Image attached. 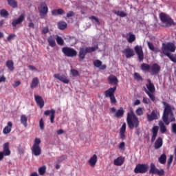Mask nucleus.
Wrapping results in <instances>:
<instances>
[{
    "label": "nucleus",
    "instance_id": "1",
    "mask_svg": "<svg viewBox=\"0 0 176 176\" xmlns=\"http://www.w3.org/2000/svg\"><path fill=\"white\" fill-rule=\"evenodd\" d=\"M162 104L164 109L162 119L165 124L168 125L170 122H175V118H174V114L173 113L174 107L166 102H162Z\"/></svg>",
    "mask_w": 176,
    "mask_h": 176
},
{
    "label": "nucleus",
    "instance_id": "2",
    "mask_svg": "<svg viewBox=\"0 0 176 176\" xmlns=\"http://www.w3.org/2000/svg\"><path fill=\"white\" fill-rule=\"evenodd\" d=\"M127 123L129 129H137L140 126V121H138V117L135 116L134 112L131 111L127 114Z\"/></svg>",
    "mask_w": 176,
    "mask_h": 176
},
{
    "label": "nucleus",
    "instance_id": "3",
    "mask_svg": "<svg viewBox=\"0 0 176 176\" xmlns=\"http://www.w3.org/2000/svg\"><path fill=\"white\" fill-rule=\"evenodd\" d=\"M98 49V46L96 45L94 47H82L80 48L79 51V57L80 60H85V57H86L87 53H93V52H96Z\"/></svg>",
    "mask_w": 176,
    "mask_h": 176
},
{
    "label": "nucleus",
    "instance_id": "4",
    "mask_svg": "<svg viewBox=\"0 0 176 176\" xmlns=\"http://www.w3.org/2000/svg\"><path fill=\"white\" fill-rule=\"evenodd\" d=\"M175 50H176L175 45H174V43H173L162 44V51L163 52L164 54H167V53H170L168 52H171L172 53H174V52H175Z\"/></svg>",
    "mask_w": 176,
    "mask_h": 176
},
{
    "label": "nucleus",
    "instance_id": "5",
    "mask_svg": "<svg viewBox=\"0 0 176 176\" xmlns=\"http://www.w3.org/2000/svg\"><path fill=\"white\" fill-rule=\"evenodd\" d=\"M54 78L65 85H68L70 82L69 77L67 74H54Z\"/></svg>",
    "mask_w": 176,
    "mask_h": 176
},
{
    "label": "nucleus",
    "instance_id": "6",
    "mask_svg": "<svg viewBox=\"0 0 176 176\" xmlns=\"http://www.w3.org/2000/svg\"><path fill=\"white\" fill-rule=\"evenodd\" d=\"M160 19L161 21L165 24V27H170V25H172V24L174 23V21L171 20V18L170 16L164 13H161L160 14Z\"/></svg>",
    "mask_w": 176,
    "mask_h": 176
},
{
    "label": "nucleus",
    "instance_id": "7",
    "mask_svg": "<svg viewBox=\"0 0 176 176\" xmlns=\"http://www.w3.org/2000/svg\"><path fill=\"white\" fill-rule=\"evenodd\" d=\"M146 87L148 89H144L145 93L147 94L152 101H155V95H153V93H155V85L153 84H148L146 85Z\"/></svg>",
    "mask_w": 176,
    "mask_h": 176
},
{
    "label": "nucleus",
    "instance_id": "8",
    "mask_svg": "<svg viewBox=\"0 0 176 176\" xmlns=\"http://www.w3.org/2000/svg\"><path fill=\"white\" fill-rule=\"evenodd\" d=\"M62 52L67 57H75L78 52L76 50H74V48L64 47L62 49Z\"/></svg>",
    "mask_w": 176,
    "mask_h": 176
},
{
    "label": "nucleus",
    "instance_id": "9",
    "mask_svg": "<svg viewBox=\"0 0 176 176\" xmlns=\"http://www.w3.org/2000/svg\"><path fill=\"white\" fill-rule=\"evenodd\" d=\"M148 165L139 164L135 166L134 171L135 174H145L148 171Z\"/></svg>",
    "mask_w": 176,
    "mask_h": 176
},
{
    "label": "nucleus",
    "instance_id": "10",
    "mask_svg": "<svg viewBox=\"0 0 176 176\" xmlns=\"http://www.w3.org/2000/svg\"><path fill=\"white\" fill-rule=\"evenodd\" d=\"M49 9L45 3H41L38 6V12L41 19H43L47 14Z\"/></svg>",
    "mask_w": 176,
    "mask_h": 176
},
{
    "label": "nucleus",
    "instance_id": "11",
    "mask_svg": "<svg viewBox=\"0 0 176 176\" xmlns=\"http://www.w3.org/2000/svg\"><path fill=\"white\" fill-rule=\"evenodd\" d=\"M160 114L157 112V110H153L151 114H147V120L148 122H152L159 119Z\"/></svg>",
    "mask_w": 176,
    "mask_h": 176
},
{
    "label": "nucleus",
    "instance_id": "12",
    "mask_svg": "<svg viewBox=\"0 0 176 176\" xmlns=\"http://www.w3.org/2000/svg\"><path fill=\"white\" fill-rule=\"evenodd\" d=\"M136 54L139 58V61H143L144 60V52H142V47L140 45H136L134 47Z\"/></svg>",
    "mask_w": 176,
    "mask_h": 176
},
{
    "label": "nucleus",
    "instance_id": "13",
    "mask_svg": "<svg viewBox=\"0 0 176 176\" xmlns=\"http://www.w3.org/2000/svg\"><path fill=\"white\" fill-rule=\"evenodd\" d=\"M25 19V15L24 14H22L19 16V18L14 19L12 22V25L14 27V28H16L19 24H21L23 21H24V19Z\"/></svg>",
    "mask_w": 176,
    "mask_h": 176
},
{
    "label": "nucleus",
    "instance_id": "14",
    "mask_svg": "<svg viewBox=\"0 0 176 176\" xmlns=\"http://www.w3.org/2000/svg\"><path fill=\"white\" fill-rule=\"evenodd\" d=\"M45 116H49L50 115V122L51 123H54V118H56V110L52 109L51 110H47L44 112Z\"/></svg>",
    "mask_w": 176,
    "mask_h": 176
},
{
    "label": "nucleus",
    "instance_id": "15",
    "mask_svg": "<svg viewBox=\"0 0 176 176\" xmlns=\"http://www.w3.org/2000/svg\"><path fill=\"white\" fill-rule=\"evenodd\" d=\"M160 72V66L157 63L153 64L151 67H150L151 75H157Z\"/></svg>",
    "mask_w": 176,
    "mask_h": 176
},
{
    "label": "nucleus",
    "instance_id": "16",
    "mask_svg": "<svg viewBox=\"0 0 176 176\" xmlns=\"http://www.w3.org/2000/svg\"><path fill=\"white\" fill-rule=\"evenodd\" d=\"M122 53L127 58H131V57L134 56V51L129 47L125 48L124 50H122Z\"/></svg>",
    "mask_w": 176,
    "mask_h": 176
},
{
    "label": "nucleus",
    "instance_id": "17",
    "mask_svg": "<svg viewBox=\"0 0 176 176\" xmlns=\"http://www.w3.org/2000/svg\"><path fill=\"white\" fill-rule=\"evenodd\" d=\"M34 98L37 105H38L40 108H42L45 106V101L43 100L42 96L34 95Z\"/></svg>",
    "mask_w": 176,
    "mask_h": 176
},
{
    "label": "nucleus",
    "instance_id": "18",
    "mask_svg": "<svg viewBox=\"0 0 176 176\" xmlns=\"http://www.w3.org/2000/svg\"><path fill=\"white\" fill-rule=\"evenodd\" d=\"M152 132V138H151V142H154L155 140H156V138L157 137V133H159V126H155L152 128L151 130Z\"/></svg>",
    "mask_w": 176,
    "mask_h": 176
},
{
    "label": "nucleus",
    "instance_id": "19",
    "mask_svg": "<svg viewBox=\"0 0 176 176\" xmlns=\"http://www.w3.org/2000/svg\"><path fill=\"white\" fill-rule=\"evenodd\" d=\"M126 123H123V124L122 125L120 129V138L121 140H124V138H126Z\"/></svg>",
    "mask_w": 176,
    "mask_h": 176
},
{
    "label": "nucleus",
    "instance_id": "20",
    "mask_svg": "<svg viewBox=\"0 0 176 176\" xmlns=\"http://www.w3.org/2000/svg\"><path fill=\"white\" fill-rule=\"evenodd\" d=\"M32 152L34 156H39L42 153V149L39 146H33L32 148Z\"/></svg>",
    "mask_w": 176,
    "mask_h": 176
},
{
    "label": "nucleus",
    "instance_id": "21",
    "mask_svg": "<svg viewBox=\"0 0 176 176\" xmlns=\"http://www.w3.org/2000/svg\"><path fill=\"white\" fill-rule=\"evenodd\" d=\"M94 65L96 68H99V69H105L107 68V65H102V62L100 60H95L94 61Z\"/></svg>",
    "mask_w": 176,
    "mask_h": 176
},
{
    "label": "nucleus",
    "instance_id": "22",
    "mask_svg": "<svg viewBox=\"0 0 176 176\" xmlns=\"http://www.w3.org/2000/svg\"><path fill=\"white\" fill-rule=\"evenodd\" d=\"M115 91H116V87H111L104 92L105 97H112L115 96Z\"/></svg>",
    "mask_w": 176,
    "mask_h": 176
},
{
    "label": "nucleus",
    "instance_id": "23",
    "mask_svg": "<svg viewBox=\"0 0 176 176\" xmlns=\"http://www.w3.org/2000/svg\"><path fill=\"white\" fill-rule=\"evenodd\" d=\"M13 126V124L12 122H8L7 124V126H5V128L3 130V134H9L12 131V127Z\"/></svg>",
    "mask_w": 176,
    "mask_h": 176
},
{
    "label": "nucleus",
    "instance_id": "24",
    "mask_svg": "<svg viewBox=\"0 0 176 176\" xmlns=\"http://www.w3.org/2000/svg\"><path fill=\"white\" fill-rule=\"evenodd\" d=\"M6 156H10V150H9V142L5 143L3 144V150L1 151Z\"/></svg>",
    "mask_w": 176,
    "mask_h": 176
},
{
    "label": "nucleus",
    "instance_id": "25",
    "mask_svg": "<svg viewBox=\"0 0 176 176\" xmlns=\"http://www.w3.org/2000/svg\"><path fill=\"white\" fill-rule=\"evenodd\" d=\"M162 146H163V139L162 138H158L154 144L155 149H160Z\"/></svg>",
    "mask_w": 176,
    "mask_h": 176
},
{
    "label": "nucleus",
    "instance_id": "26",
    "mask_svg": "<svg viewBox=\"0 0 176 176\" xmlns=\"http://www.w3.org/2000/svg\"><path fill=\"white\" fill-rule=\"evenodd\" d=\"M89 164L91 167H95L97 164V155H94L88 161Z\"/></svg>",
    "mask_w": 176,
    "mask_h": 176
},
{
    "label": "nucleus",
    "instance_id": "27",
    "mask_svg": "<svg viewBox=\"0 0 176 176\" xmlns=\"http://www.w3.org/2000/svg\"><path fill=\"white\" fill-rule=\"evenodd\" d=\"M108 80H109V83H111V85H118L119 82L118 80V78H116V76L113 75L109 76L108 78Z\"/></svg>",
    "mask_w": 176,
    "mask_h": 176
},
{
    "label": "nucleus",
    "instance_id": "28",
    "mask_svg": "<svg viewBox=\"0 0 176 176\" xmlns=\"http://www.w3.org/2000/svg\"><path fill=\"white\" fill-rule=\"evenodd\" d=\"M38 85H39V79H38V78L35 77L32 80V82L30 84V88L36 89V87H38Z\"/></svg>",
    "mask_w": 176,
    "mask_h": 176
},
{
    "label": "nucleus",
    "instance_id": "29",
    "mask_svg": "<svg viewBox=\"0 0 176 176\" xmlns=\"http://www.w3.org/2000/svg\"><path fill=\"white\" fill-rule=\"evenodd\" d=\"M124 163V157H118L117 159L114 160L115 166H122Z\"/></svg>",
    "mask_w": 176,
    "mask_h": 176
},
{
    "label": "nucleus",
    "instance_id": "30",
    "mask_svg": "<svg viewBox=\"0 0 176 176\" xmlns=\"http://www.w3.org/2000/svg\"><path fill=\"white\" fill-rule=\"evenodd\" d=\"M6 67L8 68L10 71H14V63H13V60H8L6 61Z\"/></svg>",
    "mask_w": 176,
    "mask_h": 176
},
{
    "label": "nucleus",
    "instance_id": "31",
    "mask_svg": "<svg viewBox=\"0 0 176 176\" xmlns=\"http://www.w3.org/2000/svg\"><path fill=\"white\" fill-rule=\"evenodd\" d=\"M47 42L51 47H54V46H56V40L54 39V36H50L48 37Z\"/></svg>",
    "mask_w": 176,
    "mask_h": 176
},
{
    "label": "nucleus",
    "instance_id": "32",
    "mask_svg": "<svg viewBox=\"0 0 176 176\" xmlns=\"http://www.w3.org/2000/svg\"><path fill=\"white\" fill-rule=\"evenodd\" d=\"M159 126L160 132L162 133V134H164V133L167 131V127H166V125H164V122H163V121H160Z\"/></svg>",
    "mask_w": 176,
    "mask_h": 176
},
{
    "label": "nucleus",
    "instance_id": "33",
    "mask_svg": "<svg viewBox=\"0 0 176 176\" xmlns=\"http://www.w3.org/2000/svg\"><path fill=\"white\" fill-rule=\"evenodd\" d=\"M27 120H28V118L25 115H22L21 116V123L23 124L24 127H27L28 126V124H27Z\"/></svg>",
    "mask_w": 176,
    "mask_h": 176
},
{
    "label": "nucleus",
    "instance_id": "34",
    "mask_svg": "<svg viewBox=\"0 0 176 176\" xmlns=\"http://www.w3.org/2000/svg\"><path fill=\"white\" fill-rule=\"evenodd\" d=\"M141 69L142 71H146V72H151V65L146 63H143L141 65Z\"/></svg>",
    "mask_w": 176,
    "mask_h": 176
},
{
    "label": "nucleus",
    "instance_id": "35",
    "mask_svg": "<svg viewBox=\"0 0 176 176\" xmlns=\"http://www.w3.org/2000/svg\"><path fill=\"white\" fill-rule=\"evenodd\" d=\"M147 45H148V49H150V50H152L153 52H155V53H158V52H160V50H159L157 48H155L153 43H152L151 42H148Z\"/></svg>",
    "mask_w": 176,
    "mask_h": 176
},
{
    "label": "nucleus",
    "instance_id": "36",
    "mask_svg": "<svg viewBox=\"0 0 176 176\" xmlns=\"http://www.w3.org/2000/svg\"><path fill=\"white\" fill-rule=\"evenodd\" d=\"M58 28L59 30H65L67 28V23L60 21L58 23Z\"/></svg>",
    "mask_w": 176,
    "mask_h": 176
},
{
    "label": "nucleus",
    "instance_id": "37",
    "mask_svg": "<svg viewBox=\"0 0 176 176\" xmlns=\"http://www.w3.org/2000/svg\"><path fill=\"white\" fill-rule=\"evenodd\" d=\"M157 171V167L153 164H151L149 173L151 174H156Z\"/></svg>",
    "mask_w": 176,
    "mask_h": 176
},
{
    "label": "nucleus",
    "instance_id": "38",
    "mask_svg": "<svg viewBox=\"0 0 176 176\" xmlns=\"http://www.w3.org/2000/svg\"><path fill=\"white\" fill-rule=\"evenodd\" d=\"M166 160H167V157L164 154L162 155L159 158V162L161 164H166Z\"/></svg>",
    "mask_w": 176,
    "mask_h": 176
},
{
    "label": "nucleus",
    "instance_id": "39",
    "mask_svg": "<svg viewBox=\"0 0 176 176\" xmlns=\"http://www.w3.org/2000/svg\"><path fill=\"white\" fill-rule=\"evenodd\" d=\"M113 13L117 16H120V17H126L127 16V14L123 11H114Z\"/></svg>",
    "mask_w": 176,
    "mask_h": 176
},
{
    "label": "nucleus",
    "instance_id": "40",
    "mask_svg": "<svg viewBox=\"0 0 176 176\" xmlns=\"http://www.w3.org/2000/svg\"><path fill=\"white\" fill-rule=\"evenodd\" d=\"M166 56H167V57H168V58H170V61H173V63H176V56L171 54L170 53H166L165 54Z\"/></svg>",
    "mask_w": 176,
    "mask_h": 176
},
{
    "label": "nucleus",
    "instance_id": "41",
    "mask_svg": "<svg viewBox=\"0 0 176 176\" xmlns=\"http://www.w3.org/2000/svg\"><path fill=\"white\" fill-rule=\"evenodd\" d=\"M129 37L127 38V41L129 42V43H133V42H134V41H135V35L129 33Z\"/></svg>",
    "mask_w": 176,
    "mask_h": 176
},
{
    "label": "nucleus",
    "instance_id": "42",
    "mask_svg": "<svg viewBox=\"0 0 176 176\" xmlns=\"http://www.w3.org/2000/svg\"><path fill=\"white\" fill-rule=\"evenodd\" d=\"M56 42L58 45H60V46H64V40L61 36H56Z\"/></svg>",
    "mask_w": 176,
    "mask_h": 176
},
{
    "label": "nucleus",
    "instance_id": "43",
    "mask_svg": "<svg viewBox=\"0 0 176 176\" xmlns=\"http://www.w3.org/2000/svg\"><path fill=\"white\" fill-rule=\"evenodd\" d=\"M124 113V111H123V109H120L116 112L115 116L116 118H120Z\"/></svg>",
    "mask_w": 176,
    "mask_h": 176
},
{
    "label": "nucleus",
    "instance_id": "44",
    "mask_svg": "<svg viewBox=\"0 0 176 176\" xmlns=\"http://www.w3.org/2000/svg\"><path fill=\"white\" fill-rule=\"evenodd\" d=\"M8 3L11 8H17V3L14 0H8Z\"/></svg>",
    "mask_w": 176,
    "mask_h": 176
},
{
    "label": "nucleus",
    "instance_id": "45",
    "mask_svg": "<svg viewBox=\"0 0 176 176\" xmlns=\"http://www.w3.org/2000/svg\"><path fill=\"white\" fill-rule=\"evenodd\" d=\"M135 113L138 116H142V115H144V109L142 107L138 108L135 111Z\"/></svg>",
    "mask_w": 176,
    "mask_h": 176
},
{
    "label": "nucleus",
    "instance_id": "46",
    "mask_svg": "<svg viewBox=\"0 0 176 176\" xmlns=\"http://www.w3.org/2000/svg\"><path fill=\"white\" fill-rule=\"evenodd\" d=\"M38 173L40 175H44L45 173H46V166H42L38 168Z\"/></svg>",
    "mask_w": 176,
    "mask_h": 176
},
{
    "label": "nucleus",
    "instance_id": "47",
    "mask_svg": "<svg viewBox=\"0 0 176 176\" xmlns=\"http://www.w3.org/2000/svg\"><path fill=\"white\" fill-rule=\"evenodd\" d=\"M0 15L1 16V17H6L9 16V13H8V11H6V10H1L0 11Z\"/></svg>",
    "mask_w": 176,
    "mask_h": 176
},
{
    "label": "nucleus",
    "instance_id": "48",
    "mask_svg": "<svg viewBox=\"0 0 176 176\" xmlns=\"http://www.w3.org/2000/svg\"><path fill=\"white\" fill-rule=\"evenodd\" d=\"M14 38H16V34H11L7 37V41L8 42H11L12 41H13V39H14Z\"/></svg>",
    "mask_w": 176,
    "mask_h": 176
},
{
    "label": "nucleus",
    "instance_id": "49",
    "mask_svg": "<svg viewBox=\"0 0 176 176\" xmlns=\"http://www.w3.org/2000/svg\"><path fill=\"white\" fill-rule=\"evenodd\" d=\"M39 144H41V139L36 138L33 146H39Z\"/></svg>",
    "mask_w": 176,
    "mask_h": 176
},
{
    "label": "nucleus",
    "instance_id": "50",
    "mask_svg": "<svg viewBox=\"0 0 176 176\" xmlns=\"http://www.w3.org/2000/svg\"><path fill=\"white\" fill-rule=\"evenodd\" d=\"M70 72L72 74V76H78L79 75V72L75 69H71Z\"/></svg>",
    "mask_w": 176,
    "mask_h": 176
},
{
    "label": "nucleus",
    "instance_id": "51",
    "mask_svg": "<svg viewBox=\"0 0 176 176\" xmlns=\"http://www.w3.org/2000/svg\"><path fill=\"white\" fill-rule=\"evenodd\" d=\"M20 85H21V82H20V80H17V81H15L14 83L12 84V86L14 88H16V87H19Z\"/></svg>",
    "mask_w": 176,
    "mask_h": 176
},
{
    "label": "nucleus",
    "instance_id": "52",
    "mask_svg": "<svg viewBox=\"0 0 176 176\" xmlns=\"http://www.w3.org/2000/svg\"><path fill=\"white\" fill-rule=\"evenodd\" d=\"M39 126H40L41 130H43V129H45V124L43 123V118H41L39 121Z\"/></svg>",
    "mask_w": 176,
    "mask_h": 176
},
{
    "label": "nucleus",
    "instance_id": "53",
    "mask_svg": "<svg viewBox=\"0 0 176 176\" xmlns=\"http://www.w3.org/2000/svg\"><path fill=\"white\" fill-rule=\"evenodd\" d=\"M155 174H157V175H160V176L164 175V170H163V169H160V170L157 169V172H156Z\"/></svg>",
    "mask_w": 176,
    "mask_h": 176
},
{
    "label": "nucleus",
    "instance_id": "54",
    "mask_svg": "<svg viewBox=\"0 0 176 176\" xmlns=\"http://www.w3.org/2000/svg\"><path fill=\"white\" fill-rule=\"evenodd\" d=\"M89 20H94L96 21V23H98V24H100V21L98 20V19L94 16H91L89 18Z\"/></svg>",
    "mask_w": 176,
    "mask_h": 176
},
{
    "label": "nucleus",
    "instance_id": "55",
    "mask_svg": "<svg viewBox=\"0 0 176 176\" xmlns=\"http://www.w3.org/2000/svg\"><path fill=\"white\" fill-rule=\"evenodd\" d=\"M109 98L111 100V104H116V98H115V95L110 96Z\"/></svg>",
    "mask_w": 176,
    "mask_h": 176
},
{
    "label": "nucleus",
    "instance_id": "56",
    "mask_svg": "<svg viewBox=\"0 0 176 176\" xmlns=\"http://www.w3.org/2000/svg\"><path fill=\"white\" fill-rule=\"evenodd\" d=\"M28 68L30 69V71H34V72H38V69H36V67H35L34 65H29Z\"/></svg>",
    "mask_w": 176,
    "mask_h": 176
},
{
    "label": "nucleus",
    "instance_id": "57",
    "mask_svg": "<svg viewBox=\"0 0 176 176\" xmlns=\"http://www.w3.org/2000/svg\"><path fill=\"white\" fill-rule=\"evenodd\" d=\"M173 155H170L169 159L168 160V167H170L171 166V163H173Z\"/></svg>",
    "mask_w": 176,
    "mask_h": 176
},
{
    "label": "nucleus",
    "instance_id": "58",
    "mask_svg": "<svg viewBox=\"0 0 176 176\" xmlns=\"http://www.w3.org/2000/svg\"><path fill=\"white\" fill-rule=\"evenodd\" d=\"M75 16V12L70 11L67 14V17H74Z\"/></svg>",
    "mask_w": 176,
    "mask_h": 176
},
{
    "label": "nucleus",
    "instance_id": "59",
    "mask_svg": "<svg viewBox=\"0 0 176 176\" xmlns=\"http://www.w3.org/2000/svg\"><path fill=\"white\" fill-rule=\"evenodd\" d=\"M49 32V28L48 27H45L42 30V34H47Z\"/></svg>",
    "mask_w": 176,
    "mask_h": 176
},
{
    "label": "nucleus",
    "instance_id": "60",
    "mask_svg": "<svg viewBox=\"0 0 176 176\" xmlns=\"http://www.w3.org/2000/svg\"><path fill=\"white\" fill-rule=\"evenodd\" d=\"M2 82H6V77H5V76H1L0 77V83H2Z\"/></svg>",
    "mask_w": 176,
    "mask_h": 176
},
{
    "label": "nucleus",
    "instance_id": "61",
    "mask_svg": "<svg viewBox=\"0 0 176 176\" xmlns=\"http://www.w3.org/2000/svg\"><path fill=\"white\" fill-rule=\"evenodd\" d=\"M134 78L140 80V79H141V76H140V74L138 73H135L134 74Z\"/></svg>",
    "mask_w": 176,
    "mask_h": 176
},
{
    "label": "nucleus",
    "instance_id": "62",
    "mask_svg": "<svg viewBox=\"0 0 176 176\" xmlns=\"http://www.w3.org/2000/svg\"><path fill=\"white\" fill-rule=\"evenodd\" d=\"M58 14H65V12L63 9H58L57 10Z\"/></svg>",
    "mask_w": 176,
    "mask_h": 176
},
{
    "label": "nucleus",
    "instance_id": "63",
    "mask_svg": "<svg viewBox=\"0 0 176 176\" xmlns=\"http://www.w3.org/2000/svg\"><path fill=\"white\" fill-rule=\"evenodd\" d=\"M143 102L144 104H149V99H148L147 98L144 97L143 98Z\"/></svg>",
    "mask_w": 176,
    "mask_h": 176
},
{
    "label": "nucleus",
    "instance_id": "64",
    "mask_svg": "<svg viewBox=\"0 0 176 176\" xmlns=\"http://www.w3.org/2000/svg\"><path fill=\"white\" fill-rule=\"evenodd\" d=\"M172 130L175 134H176V124L172 125Z\"/></svg>",
    "mask_w": 176,
    "mask_h": 176
}]
</instances>
